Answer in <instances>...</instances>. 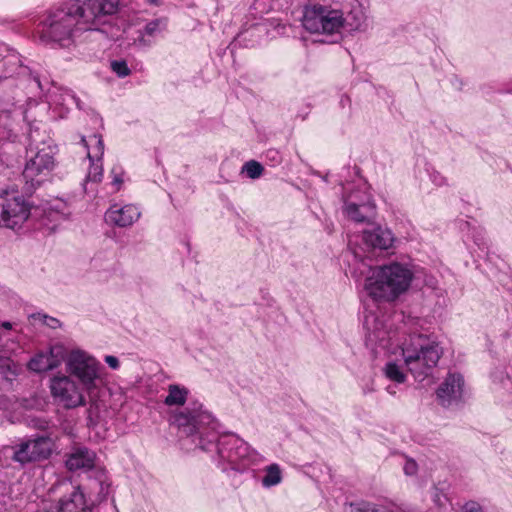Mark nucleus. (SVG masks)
<instances>
[{
    "label": "nucleus",
    "instance_id": "f257e3e1",
    "mask_svg": "<svg viewBox=\"0 0 512 512\" xmlns=\"http://www.w3.org/2000/svg\"><path fill=\"white\" fill-rule=\"evenodd\" d=\"M364 328L366 329V345L377 355H387V360L381 368L386 380L390 382L385 390L388 394L395 396L401 391V386L407 382L408 376L404 370V363L399 354H392L395 346L392 342L391 332L386 328L384 322L374 314L365 315Z\"/></svg>",
    "mask_w": 512,
    "mask_h": 512
},
{
    "label": "nucleus",
    "instance_id": "f03ea898",
    "mask_svg": "<svg viewBox=\"0 0 512 512\" xmlns=\"http://www.w3.org/2000/svg\"><path fill=\"white\" fill-rule=\"evenodd\" d=\"M414 276L411 263L390 261L369 267L364 290L375 301L394 302L410 289Z\"/></svg>",
    "mask_w": 512,
    "mask_h": 512
},
{
    "label": "nucleus",
    "instance_id": "7ed1b4c3",
    "mask_svg": "<svg viewBox=\"0 0 512 512\" xmlns=\"http://www.w3.org/2000/svg\"><path fill=\"white\" fill-rule=\"evenodd\" d=\"M392 354H399L415 380L423 381L431 375L443 354V349L437 342L419 334L405 339L401 345H396Z\"/></svg>",
    "mask_w": 512,
    "mask_h": 512
},
{
    "label": "nucleus",
    "instance_id": "20e7f679",
    "mask_svg": "<svg viewBox=\"0 0 512 512\" xmlns=\"http://www.w3.org/2000/svg\"><path fill=\"white\" fill-rule=\"evenodd\" d=\"M344 15L338 0H308L303 7L301 22L311 34L334 36L344 30Z\"/></svg>",
    "mask_w": 512,
    "mask_h": 512
},
{
    "label": "nucleus",
    "instance_id": "39448f33",
    "mask_svg": "<svg viewBox=\"0 0 512 512\" xmlns=\"http://www.w3.org/2000/svg\"><path fill=\"white\" fill-rule=\"evenodd\" d=\"M77 8H69L68 3L51 12L41 23L40 38L43 42L69 47L79 32L73 13Z\"/></svg>",
    "mask_w": 512,
    "mask_h": 512
},
{
    "label": "nucleus",
    "instance_id": "423d86ee",
    "mask_svg": "<svg viewBox=\"0 0 512 512\" xmlns=\"http://www.w3.org/2000/svg\"><path fill=\"white\" fill-rule=\"evenodd\" d=\"M65 363L68 376L75 377L90 397L95 396L102 382L101 364L81 349L70 351L66 355Z\"/></svg>",
    "mask_w": 512,
    "mask_h": 512
},
{
    "label": "nucleus",
    "instance_id": "0eeeda50",
    "mask_svg": "<svg viewBox=\"0 0 512 512\" xmlns=\"http://www.w3.org/2000/svg\"><path fill=\"white\" fill-rule=\"evenodd\" d=\"M56 152V146L46 141H42L35 148H30V155L23 170L28 191L35 190L49 178L56 166Z\"/></svg>",
    "mask_w": 512,
    "mask_h": 512
},
{
    "label": "nucleus",
    "instance_id": "6e6552de",
    "mask_svg": "<svg viewBox=\"0 0 512 512\" xmlns=\"http://www.w3.org/2000/svg\"><path fill=\"white\" fill-rule=\"evenodd\" d=\"M211 436L206 444L209 449L207 451L216 450L222 470L231 468L243 471L250 466L249 446L245 441L234 435H226L221 437L218 443H215L216 435L212 434Z\"/></svg>",
    "mask_w": 512,
    "mask_h": 512
},
{
    "label": "nucleus",
    "instance_id": "1a4fd4ad",
    "mask_svg": "<svg viewBox=\"0 0 512 512\" xmlns=\"http://www.w3.org/2000/svg\"><path fill=\"white\" fill-rule=\"evenodd\" d=\"M212 421V416L205 411H189L188 409L182 411H175L170 415L171 425L177 427L182 435H185L201 450H209L206 446L207 442L201 433L202 426L209 424Z\"/></svg>",
    "mask_w": 512,
    "mask_h": 512
},
{
    "label": "nucleus",
    "instance_id": "9d476101",
    "mask_svg": "<svg viewBox=\"0 0 512 512\" xmlns=\"http://www.w3.org/2000/svg\"><path fill=\"white\" fill-rule=\"evenodd\" d=\"M49 388L54 401L66 409H73L86 404L84 395L86 392L79 383L68 375L58 374L52 377Z\"/></svg>",
    "mask_w": 512,
    "mask_h": 512
},
{
    "label": "nucleus",
    "instance_id": "9b49d317",
    "mask_svg": "<svg viewBox=\"0 0 512 512\" xmlns=\"http://www.w3.org/2000/svg\"><path fill=\"white\" fill-rule=\"evenodd\" d=\"M30 206L17 192H0V226L16 229L29 218Z\"/></svg>",
    "mask_w": 512,
    "mask_h": 512
},
{
    "label": "nucleus",
    "instance_id": "f8f14e48",
    "mask_svg": "<svg viewBox=\"0 0 512 512\" xmlns=\"http://www.w3.org/2000/svg\"><path fill=\"white\" fill-rule=\"evenodd\" d=\"M345 11L344 30L364 33L370 28L369 0H338Z\"/></svg>",
    "mask_w": 512,
    "mask_h": 512
},
{
    "label": "nucleus",
    "instance_id": "ddd939ff",
    "mask_svg": "<svg viewBox=\"0 0 512 512\" xmlns=\"http://www.w3.org/2000/svg\"><path fill=\"white\" fill-rule=\"evenodd\" d=\"M54 447L52 438L40 436L21 443L14 450L12 459L20 464L45 460L50 457Z\"/></svg>",
    "mask_w": 512,
    "mask_h": 512
},
{
    "label": "nucleus",
    "instance_id": "4468645a",
    "mask_svg": "<svg viewBox=\"0 0 512 512\" xmlns=\"http://www.w3.org/2000/svg\"><path fill=\"white\" fill-rule=\"evenodd\" d=\"M69 8H77L73 13L77 21L79 32L89 30H100V27L105 24L106 18L98 8V4L94 0H86L83 3L79 1L68 2Z\"/></svg>",
    "mask_w": 512,
    "mask_h": 512
},
{
    "label": "nucleus",
    "instance_id": "2eb2a0df",
    "mask_svg": "<svg viewBox=\"0 0 512 512\" xmlns=\"http://www.w3.org/2000/svg\"><path fill=\"white\" fill-rule=\"evenodd\" d=\"M465 392V381L462 374L450 371L439 385L436 396L442 406H450L462 400Z\"/></svg>",
    "mask_w": 512,
    "mask_h": 512
},
{
    "label": "nucleus",
    "instance_id": "dca6fc26",
    "mask_svg": "<svg viewBox=\"0 0 512 512\" xmlns=\"http://www.w3.org/2000/svg\"><path fill=\"white\" fill-rule=\"evenodd\" d=\"M66 358V351L63 345L55 344L47 351L37 353L28 362L29 370L36 373H43L58 368Z\"/></svg>",
    "mask_w": 512,
    "mask_h": 512
},
{
    "label": "nucleus",
    "instance_id": "f3484780",
    "mask_svg": "<svg viewBox=\"0 0 512 512\" xmlns=\"http://www.w3.org/2000/svg\"><path fill=\"white\" fill-rule=\"evenodd\" d=\"M63 486L70 489H67V493L59 499L53 510L48 511L44 508L37 512H91L85 495L79 487L67 483H64Z\"/></svg>",
    "mask_w": 512,
    "mask_h": 512
},
{
    "label": "nucleus",
    "instance_id": "a211bd4d",
    "mask_svg": "<svg viewBox=\"0 0 512 512\" xmlns=\"http://www.w3.org/2000/svg\"><path fill=\"white\" fill-rule=\"evenodd\" d=\"M141 217L139 207L133 204H113L106 211L104 219L110 226L127 228L132 226Z\"/></svg>",
    "mask_w": 512,
    "mask_h": 512
},
{
    "label": "nucleus",
    "instance_id": "6ab92c4d",
    "mask_svg": "<svg viewBox=\"0 0 512 512\" xmlns=\"http://www.w3.org/2000/svg\"><path fill=\"white\" fill-rule=\"evenodd\" d=\"M363 244L367 249L388 250L393 247L395 236L386 226L371 225L361 234Z\"/></svg>",
    "mask_w": 512,
    "mask_h": 512
},
{
    "label": "nucleus",
    "instance_id": "aec40b11",
    "mask_svg": "<svg viewBox=\"0 0 512 512\" xmlns=\"http://www.w3.org/2000/svg\"><path fill=\"white\" fill-rule=\"evenodd\" d=\"M358 194L359 192L355 191L344 199L343 211L351 220L364 222L368 218V214L373 212L375 206L368 196L366 199H360Z\"/></svg>",
    "mask_w": 512,
    "mask_h": 512
},
{
    "label": "nucleus",
    "instance_id": "412c9836",
    "mask_svg": "<svg viewBox=\"0 0 512 512\" xmlns=\"http://www.w3.org/2000/svg\"><path fill=\"white\" fill-rule=\"evenodd\" d=\"M95 453L87 448H76L69 454L66 467L71 470L90 469L94 466Z\"/></svg>",
    "mask_w": 512,
    "mask_h": 512
},
{
    "label": "nucleus",
    "instance_id": "4be33fe9",
    "mask_svg": "<svg viewBox=\"0 0 512 512\" xmlns=\"http://www.w3.org/2000/svg\"><path fill=\"white\" fill-rule=\"evenodd\" d=\"M432 497L438 512H446L449 510V507H451V503L447 496L437 488H434ZM456 512H483V510L478 503L470 501L465 503L460 510Z\"/></svg>",
    "mask_w": 512,
    "mask_h": 512
},
{
    "label": "nucleus",
    "instance_id": "5701e85b",
    "mask_svg": "<svg viewBox=\"0 0 512 512\" xmlns=\"http://www.w3.org/2000/svg\"><path fill=\"white\" fill-rule=\"evenodd\" d=\"M81 141L87 149V157L89 161L99 162L102 160L104 155V143L100 135L94 134L88 137V139L82 137Z\"/></svg>",
    "mask_w": 512,
    "mask_h": 512
},
{
    "label": "nucleus",
    "instance_id": "b1692460",
    "mask_svg": "<svg viewBox=\"0 0 512 512\" xmlns=\"http://www.w3.org/2000/svg\"><path fill=\"white\" fill-rule=\"evenodd\" d=\"M262 472L261 485L266 489L279 485L283 480V470L277 463L267 465Z\"/></svg>",
    "mask_w": 512,
    "mask_h": 512
},
{
    "label": "nucleus",
    "instance_id": "393cba45",
    "mask_svg": "<svg viewBox=\"0 0 512 512\" xmlns=\"http://www.w3.org/2000/svg\"><path fill=\"white\" fill-rule=\"evenodd\" d=\"M188 394L189 391L187 388L177 384H171L168 386V394L164 399V403L169 407L183 406L187 401Z\"/></svg>",
    "mask_w": 512,
    "mask_h": 512
},
{
    "label": "nucleus",
    "instance_id": "a878e982",
    "mask_svg": "<svg viewBox=\"0 0 512 512\" xmlns=\"http://www.w3.org/2000/svg\"><path fill=\"white\" fill-rule=\"evenodd\" d=\"M354 512H394L392 505L362 501L351 505Z\"/></svg>",
    "mask_w": 512,
    "mask_h": 512
},
{
    "label": "nucleus",
    "instance_id": "bb28decb",
    "mask_svg": "<svg viewBox=\"0 0 512 512\" xmlns=\"http://www.w3.org/2000/svg\"><path fill=\"white\" fill-rule=\"evenodd\" d=\"M165 28L164 21L160 19L153 20L147 23L144 27L143 33L141 35L140 41H145V36L154 37L158 35Z\"/></svg>",
    "mask_w": 512,
    "mask_h": 512
},
{
    "label": "nucleus",
    "instance_id": "cd10ccee",
    "mask_svg": "<svg viewBox=\"0 0 512 512\" xmlns=\"http://www.w3.org/2000/svg\"><path fill=\"white\" fill-rule=\"evenodd\" d=\"M103 177V165L102 160L90 161V167L86 176L87 181L100 182Z\"/></svg>",
    "mask_w": 512,
    "mask_h": 512
},
{
    "label": "nucleus",
    "instance_id": "c85d7f7f",
    "mask_svg": "<svg viewBox=\"0 0 512 512\" xmlns=\"http://www.w3.org/2000/svg\"><path fill=\"white\" fill-rule=\"evenodd\" d=\"M111 70L121 78L128 76L131 73L126 61L114 60L110 63Z\"/></svg>",
    "mask_w": 512,
    "mask_h": 512
},
{
    "label": "nucleus",
    "instance_id": "c756f323",
    "mask_svg": "<svg viewBox=\"0 0 512 512\" xmlns=\"http://www.w3.org/2000/svg\"><path fill=\"white\" fill-rule=\"evenodd\" d=\"M51 213L59 215V217L62 219H68V217L71 215V210L66 202L57 200L51 206Z\"/></svg>",
    "mask_w": 512,
    "mask_h": 512
},
{
    "label": "nucleus",
    "instance_id": "7c9ffc66",
    "mask_svg": "<svg viewBox=\"0 0 512 512\" xmlns=\"http://www.w3.org/2000/svg\"><path fill=\"white\" fill-rule=\"evenodd\" d=\"M110 175L112 177V185L115 188V191H119L122 184H123V176H124V170L120 165H115L111 171Z\"/></svg>",
    "mask_w": 512,
    "mask_h": 512
},
{
    "label": "nucleus",
    "instance_id": "2f4dec72",
    "mask_svg": "<svg viewBox=\"0 0 512 512\" xmlns=\"http://www.w3.org/2000/svg\"><path fill=\"white\" fill-rule=\"evenodd\" d=\"M33 319L40 321L44 325L48 326L51 329H57L61 326V323L58 319L48 316L42 313H36L31 316Z\"/></svg>",
    "mask_w": 512,
    "mask_h": 512
},
{
    "label": "nucleus",
    "instance_id": "473e14b6",
    "mask_svg": "<svg viewBox=\"0 0 512 512\" xmlns=\"http://www.w3.org/2000/svg\"><path fill=\"white\" fill-rule=\"evenodd\" d=\"M241 173H246L251 179L256 178V160L248 161L241 169Z\"/></svg>",
    "mask_w": 512,
    "mask_h": 512
},
{
    "label": "nucleus",
    "instance_id": "72a5a7b5",
    "mask_svg": "<svg viewBox=\"0 0 512 512\" xmlns=\"http://www.w3.org/2000/svg\"><path fill=\"white\" fill-rule=\"evenodd\" d=\"M429 176H430L431 181L436 186H443L446 184V178L443 175H441V173H439L438 171H435V170L430 171Z\"/></svg>",
    "mask_w": 512,
    "mask_h": 512
},
{
    "label": "nucleus",
    "instance_id": "f704fd0d",
    "mask_svg": "<svg viewBox=\"0 0 512 512\" xmlns=\"http://www.w3.org/2000/svg\"><path fill=\"white\" fill-rule=\"evenodd\" d=\"M403 469L406 475H414L417 471V463L411 459L407 460Z\"/></svg>",
    "mask_w": 512,
    "mask_h": 512
},
{
    "label": "nucleus",
    "instance_id": "c9c22d12",
    "mask_svg": "<svg viewBox=\"0 0 512 512\" xmlns=\"http://www.w3.org/2000/svg\"><path fill=\"white\" fill-rule=\"evenodd\" d=\"M266 156L271 160L272 165H275L281 161V155L277 150H268Z\"/></svg>",
    "mask_w": 512,
    "mask_h": 512
},
{
    "label": "nucleus",
    "instance_id": "e433bc0d",
    "mask_svg": "<svg viewBox=\"0 0 512 512\" xmlns=\"http://www.w3.org/2000/svg\"><path fill=\"white\" fill-rule=\"evenodd\" d=\"M74 103H76L75 96L70 91H66L62 104L69 107L70 105H72Z\"/></svg>",
    "mask_w": 512,
    "mask_h": 512
},
{
    "label": "nucleus",
    "instance_id": "4c0bfd02",
    "mask_svg": "<svg viewBox=\"0 0 512 512\" xmlns=\"http://www.w3.org/2000/svg\"><path fill=\"white\" fill-rule=\"evenodd\" d=\"M105 362L112 369H117L119 367V361H118V359L115 356L107 355L105 357Z\"/></svg>",
    "mask_w": 512,
    "mask_h": 512
},
{
    "label": "nucleus",
    "instance_id": "58836bf2",
    "mask_svg": "<svg viewBox=\"0 0 512 512\" xmlns=\"http://www.w3.org/2000/svg\"><path fill=\"white\" fill-rule=\"evenodd\" d=\"M2 327L5 328V329H11L12 328V324L10 322H3L2 323Z\"/></svg>",
    "mask_w": 512,
    "mask_h": 512
},
{
    "label": "nucleus",
    "instance_id": "ea45409f",
    "mask_svg": "<svg viewBox=\"0 0 512 512\" xmlns=\"http://www.w3.org/2000/svg\"><path fill=\"white\" fill-rule=\"evenodd\" d=\"M257 169H258V177H260L263 172V167L260 163H258Z\"/></svg>",
    "mask_w": 512,
    "mask_h": 512
},
{
    "label": "nucleus",
    "instance_id": "a19ab883",
    "mask_svg": "<svg viewBox=\"0 0 512 512\" xmlns=\"http://www.w3.org/2000/svg\"><path fill=\"white\" fill-rule=\"evenodd\" d=\"M263 298L267 300V305L270 306L271 305L270 302L272 301V299L270 297H268L267 294L263 295Z\"/></svg>",
    "mask_w": 512,
    "mask_h": 512
},
{
    "label": "nucleus",
    "instance_id": "79ce46f5",
    "mask_svg": "<svg viewBox=\"0 0 512 512\" xmlns=\"http://www.w3.org/2000/svg\"><path fill=\"white\" fill-rule=\"evenodd\" d=\"M149 3L151 4H154V5H158L159 4V0H148Z\"/></svg>",
    "mask_w": 512,
    "mask_h": 512
},
{
    "label": "nucleus",
    "instance_id": "37998d69",
    "mask_svg": "<svg viewBox=\"0 0 512 512\" xmlns=\"http://www.w3.org/2000/svg\"><path fill=\"white\" fill-rule=\"evenodd\" d=\"M348 244H349V246H352V244H353V239L352 238L349 239Z\"/></svg>",
    "mask_w": 512,
    "mask_h": 512
}]
</instances>
